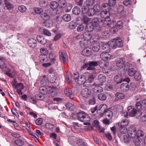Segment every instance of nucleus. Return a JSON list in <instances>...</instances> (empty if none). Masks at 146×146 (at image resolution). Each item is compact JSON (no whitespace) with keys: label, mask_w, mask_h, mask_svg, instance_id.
<instances>
[{"label":"nucleus","mask_w":146,"mask_h":146,"mask_svg":"<svg viewBox=\"0 0 146 146\" xmlns=\"http://www.w3.org/2000/svg\"><path fill=\"white\" fill-rule=\"evenodd\" d=\"M19 11L23 13L25 12L27 10L26 7L23 5H20L18 8Z\"/></svg>","instance_id":"5fc2aeb1"},{"label":"nucleus","mask_w":146,"mask_h":146,"mask_svg":"<svg viewBox=\"0 0 146 146\" xmlns=\"http://www.w3.org/2000/svg\"><path fill=\"white\" fill-rule=\"evenodd\" d=\"M115 96L119 99H123L125 97V95L122 93H117L115 94Z\"/></svg>","instance_id":"49530a36"},{"label":"nucleus","mask_w":146,"mask_h":146,"mask_svg":"<svg viewBox=\"0 0 146 146\" xmlns=\"http://www.w3.org/2000/svg\"><path fill=\"white\" fill-rule=\"evenodd\" d=\"M91 54V50L89 48H84L82 52V54L85 56H88Z\"/></svg>","instance_id":"a211bd4d"},{"label":"nucleus","mask_w":146,"mask_h":146,"mask_svg":"<svg viewBox=\"0 0 146 146\" xmlns=\"http://www.w3.org/2000/svg\"><path fill=\"white\" fill-rule=\"evenodd\" d=\"M116 40V43L117 47H121L123 46V42L122 39L121 38L117 39Z\"/></svg>","instance_id":"ea45409f"},{"label":"nucleus","mask_w":146,"mask_h":146,"mask_svg":"<svg viewBox=\"0 0 146 146\" xmlns=\"http://www.w3.org/2000/svg\"><path fill=\"white\" fill-rule=\"evenodd\" d=\"M71 17L70 15L69 14H65L62 17V19L64 20L66 22H68L71 20Z\"/></svg>","instance_id":"c9c22d12"},{"label":"nucleus","mask_w":146,"mask_h":146,"mask_svg":"<svg viewBox=\"0 0 146 146\" xmlns=\"http://www.w3.org/2000/svg\"><path fill=\"white\" fill-rule=\"evenodd\" d=\"M105 115L106 116H108V118H109L110 119H111L113 115L112 112L108 109L105 113Z\"/></svg>","instance_id":"58836bf2"},{"label":"nucleus","mask_w":146,"mask_h":146,"mask_svg":"<svg viewBox=\"0 0 146 146\" xmlns=\"http://www.w3.org/2000/svg\"><path fill=\"white\" fill-rule=\"evenodd\" d=\"M41 17L44 21H47L50 19V16L47 13H42L40 15Z\"/></svg>","instance_id":"c85d7f7f"},{"label":"nucleus","mask_w":146,"mask_h":146,"mask_svg":"<svg viewBox=\"0 0 146 146\" xmlns=\"http://www.w3.org/2000/svg\"><path fill=\"white\" fill-rule=\"evenodd\" d=\"M102 48L107 52H109L110 51V47L108 42V43H104L102 46Z\"/></svg>","instance_id":"2f4dec72"},{"label":"nucleus","mask_w":146,"mask_h":146,"mask_svg":"<svg viewBox=\"0 0 146 146\" xmlns=\"http://www.w3.org/2000/svg\"><path fill=\"white\" fill-rule=\"evenodd\" d=\"M144 132L141 130H139L137 132L136 137V138L140 139L142 140L144 138Z\"/></svg>","instance_id":"aec40b11"},{"label":"nucleus","mask_w":146,"mask_h":146,"mask_svg":"<svg viewBox=\"0 0 146 146\" xmlns=\"http://www.w3.org/2000/svg\"><path fill=\"white\" fill-rule=\"evenodd\" d=\"M59 53L60 58L61 61L64 63L66 62L68 59V56L66 53L64 52H62L61 50H60Z\"/></svg>","instance_id":"1a4fd4ad"},{"label":"nucleus","mask_w":146,"mask_h":146,"mask_svg":"<svg viewBox=\"0 0 146 146\" xmlns=\"http://www.w3.org/2000/svg\"><path fill=\"white\" fill-rule=\"evenodd\" d=\"M109 44L112 48L115 49L117 47L116 40L114 39L113 40H110L108 42Z\"/></svg>","instance_id":"cd10ccee"},{"label":"nucleus","mask_w":146,"mask_h":146,"mask_svg":"<svg viewBox=\"0 0 146 146\" xmlns=\"http://www.w3.org/2000/svg\"><path fill=\"white\" fill-rule=\"evenodd\" d=\"M123 23L122 21H118L116 24V27L117 28V29L116 30H113V31L115 32L117 31L118 29H121L123 27Z\"/></svg>","instance_id":"4be33fe9"},{"label":"nucleus","mask_w":146,"mask_h":146,"mask_svg":"<svg viewBox=\"0 0 146 146\" xmlns=\"http://www.w3.org/2000/svg\"><path fill=\"white\" fill-rule=\"evenodd\" d=\"M110 14L109 11L102 10L101 12L100 15L103 19L106 18L110 17Z\"/></svg>","instance_id":"6ab92c4d"},{"label":"nucleus","mask_w":146,"mask_h":146,"mask_svg":"<svg viewBox=\"0 0 146 146\" xmlns=\"http://www.w3.org/2000/svg\"><path fill=\"white\" fill-rule=\"evenodd\" d=\"M83 36L84 39V41L87 42L88 39H90L92 38V36L88 32H86L83 34ZM87 43L86 42V44Z\"/></svg>","instance_id":"b1692460"},{"label":"nucleus","mask_w":146,"mask_h":146,"mask_svg":"<svg viewBox=\"0 0 146 146\" xmlns=\"http://www.w3.org/2000/svg\"><path fill=\"white\" fill-rule=\"evenodd\" d=\"M15 143L18 146H21L24 145V141L22 140L17 139L15 140Z\"/></svg>","instance_id":"4c0bfd02"},{"label":"nucleus","mask_w":146,"mask_h":146,"mask_svg":"<svg viewBox=\"0 0 146 146\" xmlns=\"http://www.w3.org/2000/svg\"><path fill=\"white\" fill-rule=\"evenodd\" d=\"M35 123L37 125H40L42 124L43 119L41 118H38L36 120Z\"/></svg>","instance_id":"e2e57ef3"},{"label":"nucleus","mask_w":146,"mask_h":146,"mask_svg":"<svg viewBox=\"0 0 146 146\" xmlns=\"http://www.w3.org/2000/svg\"><path fill=\"white\" fill-rule=\"evenodd\" d=\"M76 144L78 146H85L86 143L82 140L80 139H77Z\"/></svg>","instance_id":"473e14b6"},{"label":"nucleus","mask_w":146,"mask_h":146,"mask_svg":"<svg viewBox=\"0 0 146 146\" xmlns=\"http://www.w3.org/2000/svg\"><path fill=\"white\" fill-rule=\"evenodd\" d=\"M90 19L86 15H83L82 18V22L86 24L90 21Z\"/></svg>","instance_id":"8fccbe9b"},{"label":"nucleus","mask_w":146,"mask_h":146,"mask_svg":"<svg viewBox=\"0 0 146 146\" xmlns=\"http://www.w3.org/2000/svg\"><path fill=\"white\" fill-rule=\"evenodd\" d=\"M49 57L52 62H54L56 60V54L53 52H52L49 54Z\"/></svg>","instance_id":"bb28decb"},{"label":"nucleus","mask_w":146,"mask_h":146,"mask_svg":"<svg viewBox=\"0 0 146 146\" xmlns=\"http://www.w3.org/2000/svg\"><path fill=\"white\" fill-rule=\"evenodd\" d=\"M95 2L94 0H87L86 1V5L88 7L91 6L93 5Z\"/></svg>","instance_id":"3c124183"},{"label":"nucleus","mask_w":146,"mask_h":146,"mask_svg":"<svg viewBox=\"0 0 146 146\" xmlns=\"http://www.w3.org/2000/svg\"><path fill=\"white\" fill-rule=\"evenodd\" d=\"M85 26L83 24H80L77 28V31L78 32L83 31L84 29Z\"/></svg>","instance_id":"13d9d810"},{"label":"nucleus","mask_w":146,"mask_h":146,"mask_svg":"<svg viewBox=\"0 0 146 146\" xmlns=\"http://www.w3.org/2000/svg\"><path fill=\"white\" fill-rule=\"evenodd\" d=\"M116 2V0H109L108 1V4L111 7L114 6L115 5Z\"/></svg>","instance_id":"69168bd1"},{"label":"nucleus","mask_w":146,"mask_h":146,"mask_svg":"<svg viewBox=\"0 0 146 146\" xmlns=\"http://www.w3.org/2000/svg\"><path fill=\"white\" fill-rule=\"evenodd\" d=\"M50 6L52 9L53 10L55 9H56L58 6V3L57 2L54 1L52 2L50 4Z\"/></svg>","instance_id":"e433bc0d"},{"label":"nucleus","mask_w":146,"mask_h":146,"mask_svg":"<svg viewBox=\"0 0 146 146\" xmlns=\"http://www.w3.org/2000/svg\"><path fill=\"white\" fill-rule=\"evenodd\" d=\"M5 4L7 9L8 10H12L14 7L13 5L8 1L5 0Z\"/></svg>","instance_id":"5701e85b"},{"label":"nucleus","mask_w":146,"mask_h":146,"mask_svg":"<svg viewBox=\"0 0 146 146\" xmlns=\"http://www.w3.org/2000/svg\"><path fill=\"white\" fill-rule=\"evenodd\" d=\"M89 9L88 7L86 5L83 6L82 9V14H85L88 13Z\"/></svg>","instance_id":"37998d69"},{"label":"nucleus","mask_w":146,"mask_h":146,"mask_svg":"<svg viewBox=\"0 0 146 146\" xmlns=\"http://www.w3.org/2000/svg\"><path fill=\"white\" fill-rule=\"evenodd\" d=\"M111 21L110 17L103 19L101 20V22L103 23L104 26H106L110 24V27L111 28H113L115 27V26L116 25V23L113 22L111 24H110Z\"/></svg>","instance_id":"20e7f679"},{"label":"nucleus","mask_w":146,"mask_h":146,"mask_svg":"<svg viewBox=\"0 0 146 146\" xmlns=\"http://www.w3.org/2000/svg\"><path fill=\"white\" fill-rule=\"evenodd\" d=\"M100 48V45L99 42H97L94 44L92 49L95 52H98L99 51Z\"/></svg>","instance_id":"393cba45"},{"label":"nucleus","mask_w":146,"mask_h":146,"mask_svg":"<svg viewBox=\"0 0 146 146\" xmlns=\"http://www.w3.org/2000/svg\"><path fill=\"white\" fill-rule=\"evenodd\" d=\"M34 10L37 14H40L43 11V9L42 8L39 7L34 8Z\"/></svg>","instance_id":"bf43d9fd"},{"label":"nucleus","mask_w":146,"mask_h":146,"mask_svg":"<svg viewBox=\"0 0 146 146\" xmlns=\"http://www.w3.org/2000/svg\"><path fill=\"white\" fill-rule=\"evenodd\" d=\"M64 93L65 95L67 96H69L71 100H73L74 98V95L72 93L71 89L68 88H66L64 90Z\"/></svg>","instance_id":"6e6552de"},{"label":"nucleus","mask_w":146,"mask_h":146,"mask_svg":"<svg viewBox=\"0 0 146 146\" xmlns=\"http://www.w3.org/2000/svg\"><path fill=\"white\" fill-rule=\"evenodd\" d=\"M107 106L105 104H102L100 105L98 108V110L97 111H101V113L104 114V113L108 110L107 109Z\"/></svg>","instance_id":"ddd939ff"},{"label":"nucleus","mask_w":146,"mask_h":146,"mask_svg":"<svg viewBox=\"0 0 146 146\" xmlns=\"http://www.w3.org/2000/svg\"><path fill=\"white\" fill-rule=\"evenodd\" d=\"M98 80L101 83H103L106 80V76L102 74H100L98 76Z\"/></svg>","instance_id":"f704fd0d"},{"label":"nucleus","mask_w":146,"mask_h":146,"mask_svg":"<svg viewBox=\"0 0 146 146\" xmlns=\"http://www.w3.org/2000/svg\"><path fill=\"white\" fill-rule=\"evenodd\" d=\"M36 38L38 41L42 44H45L47 42L46 39L45 38L44 36L42 35H38L37 36Z\"/></svg>","instance_id":"f8f14e48"},{"label":"nucleus","mask_w":146,"mask_h":146,"mask_svg":"<svg viewBox=\"0 0 146 146\" xmlns=\"http://www.w3.org/2000/svg\"><path fill=\"white\" fill-rule=\"evenodd\" d=\"M4 60H5L3 58L0 57V68L3 71H7L5 73L6 75L10 77L13 78V76L12 74L9 72L10 71V69L7 66Z\"/></svg>","instance_id":"7ed1b4c3"},{"label":"nucleus","mask_w":146,"mask_h":146,"mask_svg":"<svg viewBox=\"0 0 146 146\" xmlns=\"http://www.w3.org/2000/svg\"><path fill=\"white\" fill-rule=\"evenodd\" d=\"M81 95L85 98L90 97L92 95L91 90L87 88L84 89L81 92Z\"/></svg>","instance_id":"423d86ee"},{"label":"nucleus","mask_w":146,"mask_h":146,"mask_svg":"<svg viewBox=\"0 0 146 146\" xmlns=\"http://www.w3.org/2000/svg\"><path fill=\"white\" fill-rule=\"evenodd\" d=\"M81 12L80 9L78 7L76 6L73 8L72 12L75 15H79Z\"/></svg>","instance_id":"c756f323"},{"label":"nucleus","mask_w":146,"mask_h":146,"mask_svg":"<svg viewBox=\"0 0 146 146\" xmlns=\"http://www.w3.org/2000/svg\"><path fill=\"white\" fill-rule=\"evenodd\" d=\"M129 122L127 119H125L123 120L121 122V126L126 127L128 125Z\"/></svg>","instance_id":"4d7b16f0"},{"label":"nucleus","mask_w":146,"mask_h":146,"mask_svg":"<svg viewBox=\"0 0 146 146\" xmlns=\"http://www.w3.org/2000/svg\"><path fill=\"white\" fill-rule=\"evenodd\" d=\"M136 72L135 70L133 68L129 69L128 71V73L129 76H131L134 75Z\"/></svg>","instance_id":"603ef678"},{"label":"nucleus","mask_w":146,"mask_h":146,"mask_svg":"<svg viewBox=\"0 0 146 146\" xmlns=\"http://www.w3.org/2000/svg\"><path fill=\"white\" fill-rule=\"evenodd\" d=\"M40 61L42 62H46L48 61V59L45 55H40L39 56Z\"/></svg>","instance_id":"a19ab883"},{"label":"nucleus","mask_w":146,"mask_h":146,"mask_svg":"<svg viewBox=\"0 0 146 146\" xmlns=\"http://www.w3.org/2000/svg\"><path fill=\"white\" fill-rule=\"evenodd\" d=\"M134 78L135 80L139 81L141 78V75L140 73L136 72L134 74Z\"/></svg>","instance_id":"de8ad7c7"},{"label":"nucleus","mask_w":146,"mask_h":146,"mask_svg":"<svg viewBox=\"0 0 146 146\" xmlns=\"http://www.w3.org/2000/svg\"><path fill=\"white\" fill-rule=\"evenodd\" d=\"M76 27V24L74 22L72 21L70 22L69 25V28L71 29H75Z\"/></svg>","instance_id":"052dcab7"},{"label":"nucleus","mask_w":146,"mask_h":146,"mask_svg":"<svg viewBox=\"0 0 146 146\" xmlns=\"http://www.w3.org/2000/svg\"><path fill=\"white\" fill-rule=\"evenodd\" d=\"M28 44L29 46L32 48H35L37 46V42L35 39L31 38H29L28 40Z\"/></svg>","instance_id":"0eeeda50"},{"label":"nucleus","mask_w":146,"mask_h":146,"mask_svg":"<svg viewBox=\"0 0 146 146\" xmlns=\"http://www.w3.org/2000/svg\"><path fill=\"white\" fill-rule=\"evenodd\" d=\"M98 98L100 100L104 101L106 100V97L104 93H100L98 96Z\"/></svg>","instance_id":"79ce46f5"},{"label":"nucleus","mask_w":146,"mask_h":146,"mask_svg":"<svg viewBox=\"0 0 146 146\" xmlns=\"http://www.w3.org/2000/svg\"><path fill=\"white\" fill-rule=\"evenodd\" d=\"M86 77L84 75H81L78 77V82L79 84L81 85L86 82Z\"/></svg>","instance_id":"2eb2a0df"},{"label":"nucleus","mask_w":146,"mask_h":146,"mask_svg":"<svg viewBox=\"0 0 146 146\" xmlns=\"http://www.w3.org/2000/svg\"><path fill=\"white\" fill-rule=\"evenodd\" d=\"M111 9V7L107 3H103L102 4V9L104 11H109Z\"/></svg>","instance_id":"412c9836"},{"label":"nucleus","mask_w":146,"mask_h":146,"mask_svg":"<svg viewBox=\"0 0 146 146\" xmlns=\"http://www.w3.org/2000/svg\"><path fill=\"white\" fill-rule=\"evenodd\" d=\"M130 89L131 91H134L136 88V86L135 83H130L129 86Z\"/></svg>","instance_id":"0e129e2a"},{"label":"nucleus","mask_w":146,"mask_h":146,"mask_svg":"<svg viewBox=\"0 0 146 146\" xmlns=\"http://www.w3.org/2000/svg\"><path fill=\"white\" fill-rule=\"evenodd\" d=\"M121 90L123 92H126L128 91L129 88V85L125 83H122L120 86Z\"/></svg>","instance_id":"4468645a"},{"label":"nucleus","mask_w":146,"mask_h":146,"mask_svg":"<svg viewBox=\"0 0 146 146\" xmlns=\"http://www.w3.org/2000/svg\"><path fill=\"white\" fill-rule=\"evenodd\" d=\"M99 21L98 19L97 18H95L92 20V25H93L94 27H97L98 25Z\"/></svg>","instance_id":"7c9ffc66"},{"label":"nucleus","mask_w":146,"mask_h":146,"mask_svg":"<svg viewBox=\"0 0 146 146\" xmlns=\"http://www.w3.org/2000/svg\"><path fill=\"white\" fill-rule=\"evenodd\" d=\"M128 112L126 111L124 113L123 115L127 117L128 114L130 116L134 117L137 115L138 117L141 115V112L139 110H136L132 106H129L127 108Z\"/></svg>","instance_id":"f257e3e1"},{"label":"nucleus","mask_w":146,"mask_h":146,"mask_svg":"<svg viewBox=\"0 0 146 146\" xmlns=\"http://www.w3.org/2000/svg\"><path fill=\"white\" fill-rule=\"evenodd\" d=\"M114 79L115 82L117 84L121 83L123 80L122 76L120 74L115 76Z\"/></svg>","instance_id":"dca6fc26"},{"label":"nucleus","mask_w":146,"mask_h":146,"mask_svg":"<svg viewBox=\"0 0 146 146\" xmlns=\"http://www.w3.org/2000/svg\"><path fill=\"white\" fill-rule=\"evenodd\" d=\"M66 108L70 111H72L76 109V106L73 104L68 102L66 105Z\"/></svg>","instance_id":"f3484780"},{"label":"nucleus","mask_w":146,"mask_h":146,"mask_svg":"<svg viewBox=\"0 0 146 146\" xmlns=\"http://www.w3.org/2000/svg\"><path fill=\"white\" fill-rule=\"evenodd\" d=\"M95 12L93 8H90L88 10V14L89 16L91 17L95 14Z\"/></svg>","instance_id":"6e6d98bb"},{"label":"nucleus","mask_w":146,"mask_h":146,"mask_svg":"<svg viewBox=\"0 0 146 146\" xmlns=\"http://www.w3.org/2000/svg\"><path fill=\"white\" fill-rule=\"evenodd\" d=\"M94 27L92 25H87L85 27L86 30L88 32L92 31L93 30Z\"/></svg>","instance_id":"a18cd8bd"},{"label":"nucleus","mask_w":146,"mask_h":146,"mask_svg":"<svg viewBox=\"0 0 146 146\" xmlns=\"http://www.w3.org/2000/svg\"><path fill=\"white\" fill-rule=\"evenodd\" d=\"M40 52L42 55H46L48 53V51L46 48H41Z\"/></svg>","instance_id":"864d4df0"},{"label":"nucleus","mask_w":146,"mask_h":146,"mask_svg":"<svg viewBox=\"0 0 146 146\" xmlns=\"http://www.w3.org/2000/svg\"><path fill=\"white\" fill-rule=\"evenodd\" d=\"M25 86L23 84L21 83H19L18 84L17 86L15 87V88L17 89H24Z\"/></svg>","instance_id":"774afa93"},{"label":"nucleus","mask_w":146,"mask_h":146,"mask_svg":"<svg viewBox=\"0 0 146 146\" xmlns=\"http://www.w3.org/2000/svg\"><path fill=\"white\" fill-rule=\"evenodd\" d=\"M93 90L95 92L100 93L103 91V88L100 86H96L93 89Z\"/></svg>","instance_id":"72a5a7b5"},{"label":"nucleus","mask_w":146,"mask_h":146,"mask_svg":"<svg viewBox=\"0 0 146 146\" xmlns=\"http://www.w3.org/2000/svg\"><path fill=\"white\" fill-rule=\"evenodd\" d=\"M125 59L123 58H119L116 62V65L119 68H122L125 65Z\"/></svg>","instance_id":"9b49d317"},{"label":"nucleus","mask_w":146,"mask_h":146,"mask_svg":"<svg viewBox=\"0 0 146 146\" xmlns=\"http://www.w3.org/2000/svg\"><path fill=\"white\" fill-rule=\"evenodd\" d=\"M39 91L40 93L44 95L46 94L48 92L47 88L44 86H40L39 88Z\"/></svg>","instance_id":"a878e982"},{"label":"nucleus","mask_w":146,"mask_h":146,"mask_svg":"<svg viewBox=\"0 0 146 146\" xmlns=\"http://www.w3.org/2000/svg\"><path fill=\"white\" fill-rule=\"evenodd\" d=\"M66 2L65 0H59L58 1V4L61 7H63L66 6Z\"/></svg>","instance_id":"c03bdc74"},{"label":"nucleus","mask_w":146,"mask_h":146,"mask_svg":"<svg viewBox=\"0 0 146 146\" xmlns=\"http://www.w3.org/2000/svg\"><path fill=\"white\" fill-rule=\"evenodd\" d=\"M95 12H98L100 11L101 9L100 6L98 4H96L94 6L93 8Z\"/></svg>","instance_id":"680f3d73"},{"label":"nucleus","mask_w":146,"mask_h":146,"mask_svg":"<svg viewBox=\"0 0 146 146\" xmlns=\"http://www.w3.org/2000/svg\"><path fill=\"white\" fill-rule=\"evenodd\" d=\"M89 66L87 68V70H90V72L94 73L95 72L96 68L94 66H97L98 65V62L96 61H93L88 62Z\"/></svg>","instance_id":"39448f33"},{"label":"nucleus","mask_w":146,"mask_h":146,"mask_svg":"<svg viewBox=\"0 0 146 146\" xmlns=\"http://www.w3.org/2000/svg\"><path fill=\"white\" fill-rule=\"evenodd\" d=\"M47 81V78L46 76H44L40 82V84L45 85L46 84Z\"/></svg>","instance_id":"338daca9"},{"label":"nucleus","mask_w":146,"mask_h":146,"mask_svg":"<svg viewBox=\"0 0 146 146\" xmlns=\"http://www.w3.org/2000/svg\"><path fill=\"white\" fill-rule=\"evenodd\" d=\"M76 116L78 120L84 122V125H90V117L84 111H82L77 113Z\"/></svg>","instance_id":"f03ea898"},{"label":"nucleus","mask_w":146,"mask_h":146,"mask_svg":"<svg viewBox=\"0 0 146 146\" xmlns=\"http://www.w3.org/2000/svg\"><path fill=\"white\" fill-rule=\"evenodd\" d=\"M134 128L130 129L128 131V135L130 137L135 138L136 137L137 132Z\"/></svg>","instance_id":"9d476101"},{"label":"nucleus","mask_w":146,"mask_h":146,"mask_svg":"<svg viewBox=\"0 0 146 146\" xmlns=\"http://www.w3.org/2000/svg\"><path fill=\"white\" fill-rule=\"evenodd\" d=\"M120 133L122 134H126L127 131V129L125 126H120Z\"/></svg>","instance_id":"09e8293b"}]
</instances>
